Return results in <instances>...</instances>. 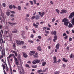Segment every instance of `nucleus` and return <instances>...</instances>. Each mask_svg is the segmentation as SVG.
<instances>
[{
    "mask_svg": "<svg viewBox=\"0 0 74 74\" xmlns=\"http://www.w3.org/2000/svg\"><path fill=\"white\" fill-rule=\"evenodd\" d=\"M25 66L27 67H29V65L28 64H26L25 65Z\"/></svg>",
    "mask_w": 74,
    "mask_h": 74,
    "instance_id": "47",
    "label": "nucleus"
},
{
    "mask_svg": "<svg viewBox=\"0 0 74 74\" xmlns=\"http://www.w3.org/2000/svg\"><path fill=\"white\" fill-rule=\"evenodd\" d=\"M10 16L14 17V15L13 14H12L10 15Z\"/></svg>",
    "mask_w": 74,
    "mask_h": 74,
    "instance_id": "55",
    "label": "nucleus"
},
{
    "mask_svg": "<svg viewBox=\"0 0 74 74\" xmlns=\"http://www.w3.org/2000/svg\"><path fill=\"white\" fill-rule=\"evenodd\" d=\"M2 5L3 7H5V5H6L5 4V3H2Z\"/></svg>",
    "mask_w": 74,
    "mask_h": 74,
    "instance_id": "30",
    "label": "nucleus"
},
{
    "mask_svg": "<svg viewBox=\"0 0 74 74\" xmlns=\"http://www.w3.org/2000/svg\"><path fill=\"white\" fill-rule=\"evenodd\" d=\"M8 23L11 26H12L13 25H16V23H10V22H8Z\"/></svg>",
    "mask_w": 74,
    "mask_h": 74,
    "instance_id": "3",
    "label": "nucleus"
},
{
    "mask_svg": "<svg viewBox=\"0 0 74 74\" xmlns=\"http://www.w3.org/2000/svg\"><path fill=\"white\" fill-rule=\"evenodd\" d=\"M55 17L53 18L52 20V22H54V21H55Z\"/></svg>",
    "mask_w": 74,
    "mask_h": 74,
    "instance_id": "32",
    "label": "nucleus"
},
{
    "mask_svg": "<svg viewBox=\"0 0 74 74\" xmlns=\"http://www.w3.org/2000/svg\"><path fill=\"white\" fill-rule=\"evenodd\" d=\"M45 15V12H42V13H41L40 14V16L41 17H43V15Z\"/></svg>",
    "mask_w": 74,
    "mask_h": 74,
    "instance_id": "12",
    "label": "nucleus"
},
{
    "mask_svg": "<svg viewBox=\"0 0 74 74\" xmlns=\"http://www.w3.org/2000/svg\"><path fill=\"white\" fill-rule=\"evenodd\" d=\"M16 43L17 44V45H21V41L19 40H16Z\"/></svg>",
    "mask_w": 74,
    "mask_h": 74,
    "instance_id": "8",
    "label": "nucleus"
},
{
    "mask_svg": "<svg viewBox=\"0 0 74 74\" xmlns=\"http://www.w3.org/2000/svg\"><path fill=\"white\" fill-rule=\"evenodd\" d=\"M51 34L55 35V36L56 35V31H54V32H51Z\"/></svg>",
    "mask_w": 74,
    "mask_h": 74,
    "instance_id": "16",
    "label": "nucleus"
},
{
    "mask_svg": "<svg viewBox=\"0 0 74 74\" xmlns=\"http://www.w3.org/2000/svg\"><path fill=\"white\" fill-rule=\"evenodd\" d=\"M1 41H2L3 44V43H4V41H3V39H1Z\"/></svg>",
    "mask_w": 74,
    "mask_h": 74,
    "instance_id": "59",
    "label": "nucleus"
},
{
    "mask_svg": "<svg viewBox=\"0 0 74 74\" xmlns=\"http://www.w3.org/2000/svg\"><path fill=\"white\" fill-rule=\"evenodd\" d=\"M41 72H42V70L41 69H40V70H39L38 71L37 73H41Z\"/></svg>",
    "mask_w": 74,
    "mask_h": 74,
    "instance_id": "29",
    "label": "nucleus"
},
{
    "mask_svg": "<svg viewBox=\"0 0 74 74\" xmlns=\"http://www.w3.org/2000/svg\"><path fill=\"white\" fill-rule=\"evenodd\" d=\"M18 32V30L16 29H15L14 31H12L13 33H16Z\"/></svg>",
    "mask_w": 74,
    "mask_h": 74,
    "instance_id": "19",
    "label": "nucleus"
},
{
    "mask_svg": "<svg viewBox=\"0 0 74 74\" xmlns=\"http://www.w3.org/2000/svg\"><path fill=\"white\" fill-rule=\"evenodd\" d=\"M18 10L20 11L21 10V7L20 6H18Z\"/></svg>",
    "mask_w": 74,
    "mask_h": 74,
    "instance_id": "24",
    "label": "nucleus"
},
{
    "mask_svg": "<svg viewBox=\"0 0 74 74\" xmlns=\"http://www.w3.org/2000/svg\"><path fill=\"white\" fill-rule=\"evenodd\" d=\"M59 74V71H57L54 72V74Z\"/></svg>",
    "mask_w": 74,
    "mask_h": 74,
    "instance_id": "28",
    "label": "nucleus"
},
{
    "mask_svg": "<svg viewBox=\"0 0 74 74\" xmlns=\"http://www.w3.org/2000/svg\"><path fill=\"white\" fill-rule=\"evenodd\" d=\"M62 22H64V25L67 27L68 26V25L69 23H70V22L69 21L68 19L66 18H64L62 20Z\"/></svg>",
    "mask_w": 74,
    "mask_h": 74,
    "instance_id": "1",
    "label": "nucleus"
},
{
    "mask_svg": "<svg viewBox=\"0 0 74 74\" xmlns=\"http://www.w3.org/2000/svg\"><path fill=\"white\" fill-rule=\"evenodd\" d=\"M53 60L54 61L53 62V63L56 64L57 63V62L56 61L57 60L56 59V57L54 56L53 57Z\"/></svg>",
    "mask_w": 74,
    "mask_h": 74,
    "instance_id": "2",
    "label": "nucleus"
},
{
    "mask_svg": "<svg viewBox=\"0 0 74 74\" xmlns=\"http://www.w3.org/2000/svg\"><path fill=\"white\" fill-rule=\"evenodd\" d=\"M59 47H60V44L59 43H58L57 44L56 46V48L57 49H59Z\"/></svg>",
    "mask_w": 74,
    "mask_h": 74,
    "instance_id": "10",
    "label": "nucleus"
},
{
    "mask_svg": "<svg viewBox=\"0 0 74 74\" xmlns=\"http://www.w3.org/2000/svg\"><path fill=\"white\" fill-rule=\"evenodd\" d=\"M11 56H12L11 55V54H10L9 56L8 57L10 58H11Z\"/></svg>",
    "mask_w": 74,
    "mask_h": 74,
    "instance_id": "62",
    "label": "nucleus"
},
{
    "mask_svg": "<svg viewBox=\"0 0 74 74\" xmlns=\"http://www.w3.org/2000/svg\"><path fill=\"white\" fill-rule=\"evenodd\" d=\"M66 36V33H64L63 34V36Z\"/></svg>",
    "mask_w": 74,
    "mask_h": 74,
    "instance_id": "61",
    "label": "nucleus"
},
{
    "mask_svg": "<svg viewBox=\"0 0 74 74\" xmlns=\"http://www.w3.org/2000/svg\"><path fill=\"white\" fill-rule=\"evenodd\" d=\"M38 38H39V39H41V36H38Z\"/></svg>",
    "mask_w": 74,
    "mask_h": 74,
    "instance_id": "40",
    "label": "nucleus"
},
{
    "mask_svg": "<svg viewBox=\"0 0 74 74\" xmlns=\"http://www.w3.org/2000/svg\"><path fill=\"white\" fill-rule=\"evenodd\" d=\"M47 30H50V29L48 27L47 28Z\"/></svg>",
    "mask_w": 74,
    "mask_h": 74,
    "instance_id": "60",
    "label": "nucleus"
},
{
    "mask_svg": "<svg viewBox=\"0 0 74 74\" xmlns=\"http://www.w3.org/2000/svg\"><path fill=\"white\" fill-rule=\"evenodd\" d=\"M68 27L69 28L73 27V25H72V24H71V23H69L68 25Z\"/></svg>",
    "mask_w": 74,
    "mask_h": 74,
    "instance_id": "13",
    "label": "nucleus"
},
{
    "mask_svg": "<svg viewBox=\"0 0 74 74\" xmlns=\"http://www.w3.org/2000/svg\"><path fill=\"white\" fill-rule=\"evenodd\" d=\"M31 37L32 38H33L34 37V35H33V34H31Z\"/></svg>",
    "mask_w": 74,
    "mask_h": 74,
    "instance_id": "46",
    "label": "nucleus"
},
{
    "mask_svg": "<svg viewBox=\"0 0 74 74\" xmlns=\"http://www.w3.org/2000/svg\"><path fill=\"white\" fill-rule=\"evenodd\" d=\"M15 62H16V64L17 66L18 65V64L19 63L18 62V60L17 59V58H15Z\"/></svg>",
    "mask_w": 74,
    "mask_h": 74,
    "instance_id": "9",
    "label": "nucleus"
},
{
    "mask_svg": "<svg viewBox=\"0 0 74 74\" xmlns=\"http://www.w3.org/2000/svg\"><path fill=\"white\" fill-rule=\"evenodd\" d=\"M40 24H43V23H44V21H41L40 22Z\"/></svg>",
    "mask_w": 74,
    "mask_h": 74,
    "instance_id": "49",
    "label": "nucleus"
},
{
    "mask_svg": "<svg viewBox=\"0 0 74 74\" xmlns=\"http://www.w3.org/2000/svg\"><path fill=\"white\" fill-rule=\"evenodd\" d=\"M1 54L3 56H4L5 58V51H4V50H3L1 51Z\"/></svg>",
    "mask_w": 74,
    "mask_h": 74,
    "instance_id": "6",
    "label": "nucleus"
},
{
    "mask_svg": "<svg viewBox=\"0 0 74 74\" xmlns=\"http://www.w3.org/2000/svg\"><path fill=\"white\" fill-rule=\"evenodd\" d=\"M54 38L55 40H57L58 39V37L56 35H55L54 36Z\"/></svg>",
    "mask_w": 74,
    "mask_h": 74,
    "instance_id": "27",
    "label": "nucleus"
},
{
    "mask_svg": "<svg viewBox=\"0 0 74 74\" xmlns=\"http://www.w3.org/2000/svg\"><path fill=\"white\" fill-rule=\"evenodd\" d=\"M73 54H71L70 55V58H73Z\"/></svg>",
    "mask_w": 74,
    "mask_h": 74,
    "instance_id": "42",
    "label": "nucleus"
},
{
    "mask_svg": "<svg viewBox=\"0 0 74 74\" xmlns=\"http://www.w3.org/2000/svg\"><path fill=\"white\" fill-rule=\"evenodd\" d=\"M67 12V10H62L61 12H60L61 14H66Z\"/></svg>",
    "mask_w": 74,
    "mask_h": 74,
    "instance_id": "4",
    "label": "nucleus"
},
{
    "mask_svg": "<svg viewBox=\"0 0 74 74\" xmlns=\"http://www.w3.org/2000/svg\"><path fill=\"white\" fill-rule=\"evenodd\" d=\"M30 53H31L34 54V53H35V52H36V51H30Z\"/></svg>",
    "mask_w": 74,
    "mask_h": 74,
    "instance_id": "26",
    "label": "nucleus"
},
{
    "mask_svg": "<svg viewBox=\"0 0 74 74\" xmlns=\"http://www.w3.org/2000/svg\"><path fill=\"white\" fill-rule=\"evenodd\" d=\"M31 5H33V1H29Z\"/></svg>",
    "mask_w": 74,
    "mask_h": 74,
    "instance_id": "36",
    "label": "nucleus"
},
{
    "mask_svg": "<svg viewBox=\"0 0 74 74\" xmlns=\"http://www.w3.org/2000/svg\"><path fill=\"white\" fill-rule=\"evenodd\" d=\"M40 18V16L39 15L37 14L35 16L36 19L37 20H38V19H39Z\"/></svg>",
    "mask_w": 74,
    "mask_h": 74,
    "instance_id": "5",
    "label": "nucleus"
},
{
    "mask_svg": "<svg viewBox=\"0 0 74 74\" xmlns=\"http://www.w3.org/2000/svg\"><path fill=\"white\" fill-rule=\"evenodd\" d=\"M29 17V14H26V18H28V17Z\"/></svg>",
    "mask_w": 74,
    "mask_h": 74,
    "instance_id": "39",
    "label": "nucleus"
},
{
    "mask_svg": "<svg viewBox=\"0 0 74 74\" xmlns=\"http://www.w3.org/2000/svg\"><path fill=\"white\" fill-rule=\"evenodd\" d=\"M56 12H57L58 14H59V13L60 12V11L58 9L56 10Z\"/></svg>",
    "mask_w": 74,
    "mask_h": 74,
    "instance_id": "23",
    "label": "nucleus"
},
{
    "mask_svg": "<svg viewBox=\"0 0 74 74\" xmlns=\"http://www.w3.org/2000/svg\"><path fill=\"white\" fill-rule=\"evenodd\" d=\"M62 60L64 62H68V60H66L65 58H64L62 59Z\"/></svg>",
    "mask_w": 74,
    "mask_h": 74,
    "instance_id": "18",
    "label": "nucleus"
},
{
    "mask_svg": "<svg viewBox=\"0 0 74 74\" xmlns=\"http://www.w3.org/2000/svg\"><path fill=\"white\" fill-rule=\"evenodd\" d=\"M48 68H46L45 70H43L42 71V72H45V71H48Z\"/></svg>",
    "mask_w": 74,
    "mask_h": 74,
    "instance_id": "20",
    "label": "nucleus"
},
{
    "mask_svg": "<svg viewBox=\"0 0 74 74\" xmlns=\"http://www.w3.org/2000/svg\"><path fill=\"white\" fill-rule=\"evenodd\" d=\"M15 55V56H17V53H16V52L15 53H14Z\"/></svg>",
    "mask_w": 74,
    "mask_h": 74,
    "instance_id": "58",
    "label": "nucleus"
},
{
    "mask_svg": "<svg viewBox=\"0 0 74 74\" xmlns=\"http://www.w3.org/2000/svg\"><path fill=\"white\" fill-rule=\"evenodd\" d=\"M6 71L7 72H8V67H6Z\"/></svg>",
    "mask_w": 74,
    "mask_h": 74,
    "instance_id": "52",
    "label": "nucleus"
},
{
    "mask_svg": "<svg viewBox=\"0 0 74 74\" xmlns=\"http://www.w3.org/2000/svg\"><path fill=\"white\" fill-rule=\"evenodd\" d=\"M32 67H33V68H36V67H37V66H32Z\"/></svg>",
    "mask_w": 74,
    "mask_h": 74,
    "instance_id": "56",
    "label": "nucleus"
},
{
    "mask_svg": "<svg viewBox=\"0 0 74 74\" xmlns=\"http://www.w3.org/2000/svg\"><path fill=\"white\" fill-rule=\"evenodd\" d=\"M34 18H36V17L35 16H33L32 18V20H33V19H34Z\"/></svg>",
    "mask_w": 74,
    "mask_h": 74,
    "instance_id": "35",
    "label": "nucleus"
},
{
    "mask_svg": "<svg viewBox=\"0 0 74 74\" xmlns=\"http://www.w3.org/2000/svg\"><path fill=\"white\" fill-rule=\"evenodd\" d=\"M28 41L29 42H31V43H33V42H34L33 41L30 40H29Z\"/></svg>",
    "mask_w": 74,
    "mask_h": 74,
    "instance_id": "31",
    "label": "nucleus"
},
{
    "mask_svg": "<svg viewBox=\"0 0 74 74\" xmlns=\"http://www.w3.org/2000/svg\"><path fill=\"white\" fill-rule=\"evenodd\" d=\"M23 56L25 58H27V54L25 53H23Z\"/></svg>",
    "mask_w": 74,
    "mask_h": 74,
    "instance_id": "11",
    "label": "nucleus"
},
{
    "mask_svg": "<svg viewBox=\"0 0 74 74\" xmlns=\"http://www.w3.org/2000/svg\"><path fill=\"white\" fill-rule=\"evenodd\" d=\"M38 25H36L35 26V27H36V28H38Z\"/></svg>",
    "mask_w": 74,
    "mask_h": 74,
    "instance_id": "63",
    "label": "nucleus"
},
{
    "mask_svg": "<svg viewBox=\"0 0 74 74\" xmlns=\"http://www.w3.org/2000/svg\"><path fill=\"white\" fill-rule=\"evenodd\" d=\"M45 33L47 34H48L49 33V31L45 30Z\"/></svg>",
    "mask_w": 74,
    "mask_h": 74,
    "instance_id": "21",
    "label": "nucleus"
},
{
    "mask_svg": "<svg viewBox=\"0 0 74 74\" xmlns=\"http://www.w3.org/2000/svg\"><path fill=\"white\" fill-rule=\"evenodd\" d=\"M3 70H4V69H5V66L4 65H3Z\"/></svg>",
    "mask_w": 74,
    "mask_h": 74,
    "instance_id": "43",
    "label": "nucleus"
},
{
    "mask_svg": "<svg viewBox=\"0 0 74 74\" xmlns=\"http://www.w3.org/2000/svg\"><path fill=\"white\" fill-rule=\"evenodd\" d=\"M61 60H60V59H59L58 61H57V63H58V62H60Z\"/></svg>",
    "mask_w": 74,
    "mask_h": 74,
    "instance_id": "54",
    "label": "nucleus"
},
{
    "mask_svg": "<svg viewBox=\"0 0 74 74\" xmlns=\"http://www.w3.org/2000/svg\"><path fill=\"white\" fill-rule=\"evenodd\" d=\"M37 50L38 51H41L42 49H41V47H37Z\"/></svg>",
    "mask_w": 74,
    "mask_h": 74,
    "instance_id": "14",
    "label": "nucleus"
},
{
    "mask_svg": "<svg viewBox=\"0 0 74 74\" xmlns=\"http://www.w3.org/2000/svg\"><path fill=\"white\" fill-rule=\"evenodd\" d=\"M11 21H14V18H12L11 19Z\"/></svg>",
    "mask_w": 74,
    "mask_h": 74,
    "instance_id": "64",
    "label": "nucleus"
},
{
    "mask_svg": "<svg viewBox=\"0 0 74 74\" xmlns=\"http://www.w3.org/2000/svg\"><path fill=\"white\" fill-rule=\"evenodd\" d=\"M15 43H14L13 44V48L14 49V50H16V46H15Z\"/></svg>",
    "mask_w": 74,
    "mask_h": 74,
    "instance_id": "15",
    "label": "nucleus"
},
{
    "mask_svg": "<svg viewBox=\"0 0 74 74\" xmlns=\"http://www.w3.org/2000/svg\"><path fill=\"white\" fill-rule=\"evenodd\" d=\"M9 7L10 8V9H12V5H10L9 6Z\"/></svg>",
    "mask_w": 74,
    "mask_h": 74,
    "instance_id": "34",
    "label": "nucleus"
},
{
    "mask_svg": "<svg viewBox=\"0 0 74 74\" xmlns=\"http://www.w3.org/2000/svg\"><path fill=\"white\" fill-rule=\"evenodd\" d=\"M6 14L7 15V16H9L10 15V12H6Z\"/></svg>",
    "mask_w": 74,
    "mask_h": 74,
    "instance_id": "17",
    "label": "nucleus"
},
{
    "mask_svg": "<svg viewBox=\"0 0 74 74\" xmlns=\"http://www.w3.org/2000/svg\"><path fill=\"white\" fill-rule=\"evenodd\" d=\"M32 63L33 64H36V62L35 61H33L32 62Z\"/></svg>",
    "mask_w": 74,
    "mask_h": 74,
    "instance_id": "45",
    "label": "nucleus"
},
{
    "mask_svg": "<svg viewBox=\"0 0 74 74\" xmlns=\"http://www.w3.org/2000/svg\"><path fill=\"white\" fill-rule=\"evenodd\" d=\"M21 44H22V45H23L24 44V42L23 41H21Z\"/></svg>",
    "mask_w": 74,
    "mask_h": 74,
    "instance_id": "38",
    "label": "nucleus"
},
{
    "mask_svg": "<svg viewBox=\"0 0 74 74\" xmlns=\"http://www.w3.org/2000/svg\"><path fill=\"white\" fill-rule=\"evenodd\" d=\"M11 55H12V56H14V60L15 58H16L15 56V55H14V54H11Z\"/></svg>",
    "mask_w": 74,
    "mask_h": 74,
    "instance_id": "41",
    "label": "nucleus"
},
{
    "mask_svg": "<svg viewBox=\"0 0 74 74\" xmlns=\"http://www.w3.org/2000/svg\"><path fill=\"white\" fill-rule=\"evenodd\" d=\"M32 62H31V61H29L27 62V63H29V64H30V63H31Z\"/></svg>",
    "mask_w": 74,
    "mask_h": 74,
    "instance_id": "51",
    "label": "nucleus"
},
{
    "mask_svg": "<svg viewBox=\"0 0 74 74\" xmlns=\"http://www.w3.org/2000/svg\"><path fill=\"white\" fill-rule=\"evenodd\" d=\"M34 61L36 62V63H39L40 62V60L38 59L34 60Z\"/></svg>",
    "mask_w": 74,
    "mask_h": 74,
    "instance_id": "7",
    "label": "nucleus"
},
{
    "mask_svg": "<svg viewBox=\"0 0 74 74\" xmlns=\"http://www.w3.org/2000/svg\"><path fill=\"white\" fill-rule=\"evenodd\" d=\"M10 12L12 13V14H15V12H14V11H11Z\"/></svg>",
    "mask_w": 74,
    "mask_h": 74,
    "instance_id": "44",
    "label": "nucleus"
},
{
    "mask_svg": "<svg viewBox=\"0 0 74 74\" xmlns=\"http://www.w3.org/2000/svg\"><path fill=\"white\" fill-rule=\"evenodd\" d=\"M42 29H43V31H44V30H46V29H47V27H43L42 28Z\"/></svg>",
    "mask_w": 74,
    "mask_h": 74,
    "instance_id": "33",
    "label": "nucleus"
},
{
    "mask_svg": "<svg viewBox=\"0 0 74 74\" xmlns=\"http://www.w3.org/2000/svg\"><path fill=\"white\" fill-rule=\"evenodd\" d=\"M46 64V62H42V65L43 66H44Z\"/></svg>",
    "mask_w": 74,
    "mask_h": 74,
    "instance_id": "25",
    "label": "nucleus"
},
{
    "mask_svg": "<svg viewBox=\"0 0 74 74\" xmlns=\"http://www.w3.org/2000/svg\"><path fill=\"white\" fill-rule=\"evenodd\" d=\"M24 49H25V48H26V46H23L22 47Z\"/></svg>",
    "mask_w": 74,
    "mask_h": 74,
    "instance_id": "37",
    "label": "nucleus"
},
{
    "mask_svg": "<svg viewBox=\"0 0 74 74\" xmlns=\"http://www.w3.org/2000/svg\"><path fill=\"white\" fill-rule=\"evenodd\" d=\"M33 1L34 3V4H36V0H33Z\"/></svg>",
    "mask_w": 74,
    "mask_h": 74,
    "instance_id": "48",
    "label": "nucleus"
},
{
    "mask_svg": "<svg viewBox=\"0 0 74 74\" xmlns=\"http://www.w3.org/2000/svg\"><path fill=\"white\" fill-rule=\"evenodd\" d=\"M68 37V36H66L65 37H64V39L65 40H66V39H67V37Z\"/></svg>",
    "mask_w": 74,
    "mask_h": 74,
    "instance_id": "50",
    "label": "nucleus"
},
{
    "mask_svg": "<svg viewBox=\"0 0 74 74\" xmlns=\"http://www.w3.org/2000/svg\"><path fill=\"white\" fill-rule=\"evenodd\" d=\"M29 54L30 55V56H32V55H33V54L32 53H29Z\"/></svg>",
    "mask_w": 74,
    "mask_h": 74,
    "instance_id": "57",
    "label": "nucleus"
},
{
    "mask_svg": "<svg viewBox=\"0 0 74 74\" xmlns=\"http://www.w3.org/2000/svg\"><path fill=\"white\" fill-rule=\"evenodd\" d=\"M17 58L19 60H21V56H20V55H18L17 56Z\"/></svg>",
    "mask_w": 74,
    "mask_h": 74,
    "instance_id": "22",
    "label": "nucleus"
},
{
    "mask_svg": "<svg viewBox=\"0 0 74 74\" xmlns=\"http://www.w3.org/2000/svg\"><path fill=\"white\" fill-rule=\"evenodd\" d=\"M69 41H72V38H69Z\"/></svg>",
    "mask_w": 74,
    "mask_h": 74,
    "instance_id": "53",
    "label": "nucleus"
}]
</instances>
